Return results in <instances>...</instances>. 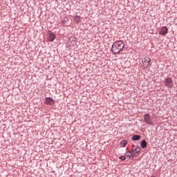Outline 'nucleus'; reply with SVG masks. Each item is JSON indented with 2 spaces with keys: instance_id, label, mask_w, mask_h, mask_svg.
<instances>
[{
  "instance_id": "nucleus-3",
  "label": "nucleus",
  "mask_w": 177,
  "mask_h": 177,
  "mask_svg": "<svg viewBox=\"0 0 177 177\" xmlns=\"http://www.w3.org/2000/svg\"><path fill=\"white\" fill-rule=\"evenodd\" d=\"M48 41H50V42H53V41L56 39V35L52 32V31L49 30L48 32Z\"/></svg>"
},
{
  "instance_id": "nucleus-5",
  "label": "nucleus",
  "mask_w": 177,
  "mask_h": 177,
  "mask_svg": "<svg viewBox=\"0 0 177 177\" xmlns=\"http://www.w3.org/2000/svg\"><path fill=\"white\" fill-rule=\"evenodd\" d=\"M46 104H49L50 106H53L55 104V100L52 97H46L45 98Z\"/></svg>"
},
{
  "instance_id": "nucleus-1",
  "label": "nucleus",
  "mask_w": 177,
  "mask_h": 177,
  "mask_svg": "<svg viewBox=\"0 0 177 177\" xmlns=\"http://www.w3.org/2000/svg\"><path fill=\"white\" fill-rule=\"evenodd\" d=\"M125 44L122 40L116 41L111 47V52L113 55H120V52L124 50Z\"/></svg>"
},
{
  "instance_id": "nucleus-7",
  "label": "nucleus",
  "mask_w": 177,
  "mask_h": 177,
  "mask_svg": "<svg viewBox=\"0 0 177 177\" xmlns=\"http://www.w3.org/2000/svg\"><path fill=\"white\" fill-rule=\"evenodd\" d=\"M136 152L133 153L134 157H138V156H139V153H140V151H142V149L139 147L137 146L135 148Z\"/></svg>"
},
{
  "instance_id": "nucleus-6",
  "label": "nucleus",
  "mask_w": 177,
  "mask_h": 177,
  "mask_svg": "<svg viewBox=\"0 0 177 177\" xmlns=\"http://www.w3.org/2000/svg\"><path fill=\"white\" fill-rule=\"evenodd\" d=\"M167 33H168V28H167V26L162 27L159 34L160 35H167Z\"/></svg>"
},
{
  "instance_id": "nucleus-12",
  "label": "nucleus",
  "mask_w": 177,
  "mask_h": 177,
  "mask_svg": "<svg viewBox=\"0 0 177 177\" xmlns=\"http://www.w3.org/2000/svg\"><path fill=\"white\" fill-rule=\"evenodd\" d=\"M75 20L76 23H80V21L81 20V17L80 16H76Z\"/></svg>"
},
{
  "instance_id": "nucleus-15",
  "label": "nucleus",
  "mask_w": 177,
  "mask_h": 177,
  "mask_svg": "<svg viewBox=\"0 0 177 177\" xmlns=\"http://www.w3.org/2000/svg\"><path fill=\"white\" fill-rule=\"evenodd\" d=\"M129 153H130V154H132V153H136V150H135V149H132L131 151H129Z\"/></svg>"
},
{
  "instance_id": "nucleus-11",
  "label": "nucleus",
  "mask_w": 177,
  "mask_h": 177,
  "mask_svg": "<svg viewBox=\"0 0 177 177\" xmlns=\"http://www.w3.org/2000/svg\"><path fill=\"white\" fill-rule=\"evenodd\" d=\"M127 143H128V142L127 140H123L121 141L120 145H121L122 147H125V146H127Z\"/></svg>"
},
{
  "instance_id": "nucleus-9",
  "label": "nucleus",
  "mask_w": 177,
  "mask_h": 177,
  "mask_svg": "<svg viewBox=\"0 0 177 177\" xmlns=\"http://www.w3.org/2000/svg\"><path fill=\"white\" fill-rule=\"evenodd\" d=\"M131 139L133 141L140 140V136H139V135H134V136H133Z\"/></svg>"
},
{
  "instance_id": "nucleus-14",
  "label": "nucleus",
  "mask_w": 177,
  "mask_h": 177,
  "mask_svg": "<svg viewBox=\"0 0 177 177\" xmlns=\"http://www.w3.org/2000/svg\"><path fill=\"white\" fill-rule=\"evenodd\" d=\"M125 156H126L127 157H130V158H131V156L132 158H133V157H135V156H134V155H132V153H130V155H129V154H127V153H125Z\"/></svg>"
},
{
  "instance_id": "nucleus-10",
  "label": "nucleus",
  "mask_w": 177,
  "mask_h": 177,
  "mask_svg": "<svg viewBox=\"0 0 177 177\" xmlns=\"http://www.w3.org/2000/svg\"><path fill=\"white\" fill-rule=\"evenodd\" d=\"M141 147H142V149H145V147H147V142H146V140H143L141 142Z\"/></svg>"
},
{
  "instance_id": "nucleus-2",
  "label": "nucleus",
  "mask_w": 177,
  "mask_h": 177,
  "mask_svg": "<svg viewBox=\"0 0 177 177\" xmlns=\"http://www.w3.org/2000/svg\"><path fill=\"white\" fill-rule=\"evenodd\" d=\"M144 121L147 124V125H153V122H151V116L149 114L144 115Z\"/></svg>"
},
{
  "instance_id": "nucleus-16",
  "label": "nucleus",
  "mask_w": 177,
  "mask_h": 177,
  "mask_svg": "<svg viewBox=\"0 0 177 177\" xmlns=\"http://www.w3.org/2000/svg\"><path fill=\"white\" fill-rule=\"evenodd\" d=\"M132 147H135V145H132Z\"/></svg>"
},
{
  "instance_id": "nucleus-13",
  "label": "nucleus",
  "mask_w": 177,
  "mask_h": 177,
  "mask_svg": "<svg viewBox=\"0 0 177 177\" xmlns=\"http://www.w3.org/2000/svg\"><path fill=\"white\" fill-rule=\"evenodd\" d=\"M119 158L120 160H122V161H125V160L127 159V158H125V156H121Z\"/></svg>"
},
{
  "instance_id": "nucleus-8",
  "label": "nucleus",
  "mask_w": 177,
  "mask_h": 177,
  "mask_svg": "<svg viewBox=\"0 0 177 177\" xmlns=\"http://www.w3.org/2000/svg\"><path fill=\"white\" fill-rule=\"evenodd\" d=\"M150 62H151V59H150V57H145L142 60V63H145V64H147L148 66L150 64Z\"/></svg>"
},
{
  "instance_id": "nucleus-4",
  "label": "nucleus",
  "mask_w": 177,
  "mask_h": 177,
  "mask_svg": "<svg viewBox=\"0 0 177 177\" xmlns=\"http://www.w3.org/2000/svg\"><path fill=\"white\" fill-rule=\"evenodd\" d=\"M165 84L167 88H172L174 86V82H172V79H171V77H169L165 80Z\"/></svg>"
}]
</instances>
